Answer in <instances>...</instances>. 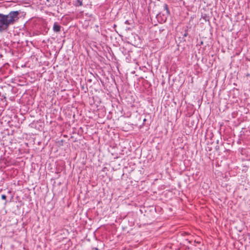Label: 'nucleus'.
Wrapping results in <instances>:
<instances>
[{
	"mask_svg": "<svg viewBox=\"0 0 250 250\" xmlns=\"http://www.w3.org/2000/svg\"><path fill=\"white\" fill-rule=\"evenodd\" d=\"M19 11H12L8 14H0V32L7 31L9 27L14 24L19 19Z\"/></svg>",
	"mask_w": 250,
	"mask_h": 250,
	"instance_id": "obj_1",
	"label": "nucleus"
},
{
	"mask_svg": "<svg viewBox=\"0 0 250 250\" xmlns=\"http://www.w3.org/2000/svg\"><path fill=\"white\" fill-rule=\"evenodd\" d=\"M61 30V26L55 23L53 25V30L55 32H59Z\"/></svg>",
	"mask_w": 250,
	"mask_h": 250,
	"instance_id": "obj_2",
	"label": "nucleus"
},
{
	"mask_svg": "<svg viewBox=\"0 0 250 250\" xmlns=\"http://www.w3.org/2000/svg\"><path fill=\"white\" fill-rule=\"evenodd\" d=\"M165 10L166 11V13L167 15L169 14V11L168 9V7L167 4H165L164 6Z\"/></svg>",
	"mask_w": 250,
	"mask_h": 250,
	"instance_id": "obj_3",
	"label": "nucleus"
},
{
	"mask_svg": "<svg viewBox=\"0 0 250 250\" xmlns=\"http://www.w3.org/2000/svg\"><path fill=\"white\" fill-rule=\"evenodd\" d=\"M1 198L3 200H5L6 199V196L5 195H2Z\"/></svg>",
	"mask_w": 250,
	"mask_h": 250,
	"instance_id": "obj_4",
	"label": "nucleus"
},
{
	"mask_svg": "<svg viewBox=\"0 0 250 250\" xmlns=\"http://www.w3.org/2000/svg\"><path fill=\"white\" fill-rule=\"evenodd\" d=\"M187 33H185V34H184V36H187Z\"/></svg>",
	"mask_w": 250,
	"mask_h": 250,
	"instance_id": "obj_5",
	"label": "nucleus"
},
{
	"mask_svg": "<svg viewBox=\"0 0 250 250\" xmlns=\"http://www.w3.org/2000/svg\"><path fill=\"white\" fill-rule=\"evenodd\" d=\"M95 250H98V248H95Z\"/></svg>",
	"mask_w": 250,
	"mask_h": 250,
	"instance_id": "obj_6",
	"label": "nucleus"
}]
</instances>
